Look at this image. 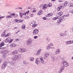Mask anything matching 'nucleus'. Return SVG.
<instances>
[{"label": "nucleus", "mask_w": 73, "mask_h": 73, "mask_svg": "<svg viewBox=\"0 0 73 73\" xmlns=\"http://www.w3.org/2000/svg\"><path fill=\"white\" fill-rule=\"evenodd\" d=\"M69 16V14H68L66 15H64L62 17L59 18L57 20V24L58 25L60 24L61 22H62L63 20L66 19V17H68Z\"/></svg>", "instance_id": "nucleus-1"}, {"label": "nucleus", "mask_w": 73, "mask_h": 73, "mask_svg": "<svg viewBox=\"0 0 73 73\" xmlns=\"http://www.w3.org/2000/svg\"><path fill=\"white\" fill-rule=\"evenodd\" d=\"M21 58V55H15L12 56L11 58V59L13 61H15L17 60V58Z\"/></svg>", "instance_id": "nucleus-2"}, {"label": "nucleus", "mask_w": 73, "mask_h": 73, "mask_svg": "<svg viewBox=\"0 0 73 73\" xmlns=\"http://www.w3.org/2000/svg\"><path fill=\"white\" fill-rule=\"evenodd\" d=\"M18 51L20 53H24V52H26L27 50L25 48H21L18 49Z\"/></svg>", "instance_id": "nucleus-3"}, {"label": "nucleus", "mask_w": 73, "mask_h": 73, "mask_svg": "<svg viewBox=\"0 0 73 73\" xmlns=\"http://www.w3.org/2000/svg\"><path fill=\"white\" fill-rule=\"evenodd\" d=\"M7 62H4L3 64L1 67V69H3L4 70L5 69V67L7 66Z\"/></svg>", "instance_id": "nucleus-4"}, {"label": "nucleus", "mask_w": 73, "mask_h": 73, "mask_svg": "<svg viewBox=\"0 0 73 73\" xmlns=\"http://www.w3.org/2000/svg\"><path fill=\"white\" fill-rule=\"evenodd\" d=\"M39 32V30L38 29H36L33 30V35H37L38 33Z\"/></svg>", "instance_id": "nucleus-5"}, {"label": "nucleus", "mask_w": 73, "mask_h": 73, "mask_svg": "<svg viewBox=\"0 0 73 73\" xmlns=\"http://www.w3.org/2000/svg\"><path fill=\"white\" fill-rule=\"evenodd\" d=\"M1 52L3 54H5L8 53L9 51L7 50H4L1 51Z\"/></svg>", "instance_id": "nucleus-6"}, {"label": "nucleus", "mask_w": 73, "mask_h": 73, "mask_svg": "<svg viewBox=\"0 0 73 73\" xmlns=\"http://www.w3.org/2000/svg\"><path fill=\"white\" fill-rule=\"evenodd\" d=\"M31 23L33 25H32V28H35V27H36L37 26V25L36 24V22H35V21H32Z\"/></svg>", "instance_id": "nucleus-7"}, {"label": "nucleus", "mask_w": 73, "mask_h": 73, "mask_svg": "<svg viewBox=\"0 0 73 73\" xmlns=\"http://www.w3.org/2000/svg\"><path fill=\"white\" fill-rule=\"evenodd\" d=\"M51 58L52 61H54L56 60L58 58L54 56V55H52L51 56Z\"/></svg>", "instance_id": "nucleus-8"}, {"label": "nucleus", "mask_w": 73, "mask_h": 73, "mask_svg": "<svg viewBox=\"0 0 73 73\" xmlns=\"http://www.w3.org/2000/svg\"><path fill=\"white\" fill-rule=\"evenodd\" d=\"M62 64L64 66H69V64L68 63V62L65 61H63Z\"/></svg>", "instance_id": "nucleus-9"}, {"label": "nucleus", "mask_w": 73, "mask_h": 73, "mask_svg": "<svg viewBox=\"0 0 73 73\" xmlns=\"http://www.w3.org/2000/svg\"><path fill=\"white\" fill-rule=\"evenodd\" d=\"M32 40L31 39H28L27 41V45H30V44H32Z\"/></svg>", "instance_id": "nucleus-10"}, {"label": "nucleus", "mask_w": 73, "mask_h": 73, "mask_svg": "<svg viewBox=\"0 0 73 73\" xmlns=\"http://www.w3.org/2000/svg\"><path fill=\"white\" fill-rule=\"evenodd\" d=\"M72 44H73V41L72 40L68 41L66 42V45H70Z\"/></svg>", "instance_id": "nucleus-11"}, {"label": "nucleus", "mask_w": 73, "mask_h": 73, "mask_svg": "<svg viewBox=\"0 0 73 73\" xmlns=\"http://www.w3.org/2000/svg\"><path fill=\"white\" fill-rule=\"evenodd\" d=\"M49 56V54L48 53H45L44 56V59H46L48 56Z\"/></svg>", "instance_id": "nucleus-12"}, {"label": "nucleus", "mask_w": 73, "mask_h": 73, "mask_svg": "<svg viewBox=\"0 0 73 73\" xmlns=\"http://www.w3.org/2000/svg\"><path fill=\"white\" fill-rule=\"evenodd\" d=\"M24 21L23 20H21V19L18 20L17 19H15V21L17 23H22V22H23Z\"/></svg>", "instance_id": "nucleus-13"}, {"label": "nucleus", "mask_w": 73, "mask_h": 73, "mask_svg": "<svg viewBox=\"0 0 73 73\" xmlns=\"http://www.w3.org/2000/svg\"><path fill=\"white\" fill-rule=\"evenodd\" d=\"M40 59L41 63L42 64H44V60L43 59V58L42 56L40 57Z\"/></svg>", "instance_id": "nucleus-14"}, {"label": "nucleus", "mask_w": 73, "mask_h": 73, "mask_svg": "<svg viewBox=\"0 0 73 73\" xmlns=\"http://www.w3.org/2000/svg\"><path fill=\"white\" fill-rule=\"evenodd\" d=\"M18 53V51L17 50H15L14 51H13V52H12V54L14 55L15 54H16Z\"/></svg>", "instance_id": "nucleus-15"}, {"label": "nucleus", "mask_w": 73, "mask_h": 73, "mask_svg": "<svg viewBox=\"0 0 73 73\" xmlns=\"http://www.w3.org/2000/svg\"><path fill=\"white\" fill-rule=\"evenodd\" d=\"M64 68H65L64 67H61L59 70V73H61V72L64 70Z\"/></svg>", "instance_id": "nucleus-16"}, {"label": "nucleus", "mask_w": 73, "mask_h": 73, "mask_svg": "<svg viewBox=\"0 0 73 73\" xmlns=\"http://www.w3.org/2000/svg\"><path fill=\"white\" fill-rule=\"evenodd\" d=\"M53 15V14L52 13H49L46 15V17H51Z\"/></svg>", "instance_id": "nucleus-17"}, {"label": "nucleus", "mask_w": 73, "mask_h": 73, "mask_svg": "<svg viewBox=\"0 0 73 73\" xmlns=\"http://www.w3.org/2000/svg\"><path fill=\"white\" fill-rule=\"evenodd\" d=\"M35 63L37 65H38V64L40 63V60H38V58H36L35 60Z\"/></svg>", "instance_id": "nucleus-18"}, {"label": "nucleus", "mask_w": 73, "mask_h": 73, "mask_svg": "<svg viewBox=\"0 0 73 73\" xmlns=\"http://www.w3.org/2000/svg\"><path fill=\"white\" fill-rule=\"evenodd\" d=\"M42 14V10H40L38 13L37 15L38 16H39Z\"/></svg>", "instance_id": "nucleus-19"}, {"label": "nucleus", "mask_w": 73, "mask_h": 73, "mask_svg": "<svg viewBox=\"0 0 73 73\" xmlns=\"http://www.w3.org/2000/svg\"><path fill=\"white\" fill-rule=\"evenodd\" d=\"M10 65V66H14L15 65V64H14V62H10L8 63Z\"/></svg>", "instance_id": "nucleus-20"}, {"label": "nucleus", "mask_w": 73, "mask_h": 73, "mask_svg": "<svg viewBox=\"0 0 73 73\" xmlns=\"http://www.w3.org/2000/svg\"><path fill=\"white\" fill-rule=\"evenodd\" d=\"M17 45L15 43H12L10 45V47H14L16 46Z\"/></svg>", "instance_id": "nucleus-21"}, {"label": "nucleus", "mask_w": 73, "mask_h": 73, "mask_svg": "<svg viewBox=\"0 0 73 73\" xmlns=\"http://www.w3.org/2000/svg\"><path fill=\"white\" fill-rule=\"evenodd\" d=\"M60 51H61V50L59 49H57L56 51V54H58L60 53Z\"/></svg>", "instance_id": "nucleus-22"}, {"label": "nucleus", "mask_w": 73, "mask_h": 73, "mask_svg": "<svg viewBox=\"0 0 73 73\" xmlns=\"http://www.w3.org/2000/svg\"><path fill=\"white\" fill-rule=\"evenodd\" d=\"M30 61H31V62H33L35 60V58L33 57H31L29 58Z\"/></svg>", "instance_id": "nucleus-23"}, {"label": "nucleus", "mask_w": 73, "mask_h": 73, "mask_svg": "<svg viewBox=\"0 0 73 73\" xmlns=\"http://www.w3.org/2000/svg\"><path fill=\"white\" fill-rule=\"evenodd\" d=\"M47 8V5L46 4L44 5L42 7V9H46Z\"/></svg>", "instance_id": "nucleus-24"}, {"label": "nucleus", "mask_w": 73, "mask_h": 73, "mask_svg": "<svg viewBox=\"0 0 73 73\" xmlns=\"http://www.w3.org/2000/svg\"><path fill=\"white\" fill-rule=\"evenodd\" d=\"M62 6H61L58 7L57 8V11H60V9L62 8Z\"/></svg>", "instance_id": "nucleus-25"}, {"label": "nucleus", "mask_w": 73, "mask_h": 73, "mask_svg": "<svg viewBox=\"0 0 73 73\" xmlns=\"http://www.w3.org/2000/svg\"><path fill=\"white\" fill-rule=\"evenodd\" d=\"M6 18H9V19H11V18H13V16L10 15L7 16L6 17Z\"/></svg>", "instance_id": "nucleus-26"}, {"label": "nucleus", "mask_w": 73, "mask_h": 73, "mask_svg": "<svg viewBox=\"0 0 73 73\" xmlns=\"http://www.w3.org/2000/svg\"><path fill=\"white\" fill-rule=\"evenodd\" d=\"M51 48V46H50V45L48 44V46H47L46 49L47 50H49Z\"/></svg>", "instance_id": "nucleus-27"}, {"label": "nucleus", "mask_w": 73, "mask_h": 73, "mask_svg": "<svg viewBox=\"0 0 73 73\" xmlns=\"http://www.w3.org/2000/svg\"><path fill=\"white\" fill-rule=\"evenodd\" d=\"M58 18L57 17H54L52 18V20H54V21H55V20H56L57 19H58Z\"/></svg>", "instance_id": "nucleus-28"}, {"label": "nucleus", "mask_w": 73, "mask_h": 73, "mask_svg": "<svg viewBox=\"0 0 73 73\" xmlns=\"http://www.w3.org/2000/svg\"><path fill=\"white\" fill-rule=\"evenodd\" d=\"M4 45V42H2L0 44V47H2Z\"/></svg>", "instance_id": "nucleus-29"}, {"label": "nucleus", "mask_w": 73, "mask_h": 73, "mask_svg": "<svg viewBox=\"0 0 73 73\" xmlns=\"http://www.w3.org/2000/svg\"><path fill=\"white\" fill-rule=\"evenodd\" d=\"M23 62L24 64H28L29 63L28 62H27V61L25 60H24Z\"/></svg>", "instance_id": "nucleus-30"}, {"label": "nucleus", "mask_w": 73, "mask_h": 73, "mask_svg": "<svg viewBox=\"0 0 73 73\" xmlns=\"http://www.w3.org/2000/svg\"><path fill=\"white\" fill-rule=\"evenodd\" d=\"M22 29H24L25 28V25H23L21 26Z\"/></svg>", "instance_id": "nucleus-31"}, {"label": "nucleus", "mask_w": 73, "mask_h": 73, "mask_svg": "<svg viewBox=\"0 0 73 73\" xmlns=\"http://www.w3.org/2000/svg\"><path fill=\"white\" fill-rule=\"evenodd\" d=\"M68 2L67 1L65 2L64 3V7L66 6V5H68Z\"/></svg>", "instance_id": "nucleus-32"}, {"label": "nucleus", "mask_w": 73, "mask_h": 73, "mask_svg": "<svg viewBox=\"0 0 73 73\" xmlns=\"http://www.w3.org/2000/svg\"><path fill=\"white\" fill-rule=\"evenodd\" d=\"M69 7H73V3H70L68 4Z\"/></svg>", "instance_id": "nucleus-33"}, {"label": "nucleus", "mask_w": 73, "mask_h": 73, "mask_svg": "<svg viewBox=\"0 0 73 73\" xmlns=\"http://www.w3.org/2000/svg\"><path fill=\"white\" fill-rule=\"evenodd\" d=\"M19 14L20 17H23V14L22 13L20 12Z\"/></svg>", "instance_id": "nucleus-34"}, {"label": "nucleus", "mask_w": 73, "mask_h": 73, "mask_svg": "<svg viewBox=\"0 0 73 73\" xmlns=\"http://www.w3.org/2000/svg\"><path fill=\"white\" fill-rule=\"evenodd\" d=\"M56 16L57 17L61 16V15L60 14V13H59L56 14Z\"/></svg>", "instance_id": "nucleus-35"}, {"label": "nucleus", "mask_w": 73, "mask_h": 73, "mask_svg": "<svg viewBox=\"0 0 73 73\" xmlns=\"http://www.w3.org/2000/svg\"><path fill=\"white\" fill-rule=\"evenodd\" d=\"M5 32H3L1 34V36L2 37H4V36H5Z\"/></svg>", "instance_id": "nucleus-36"}, {"label": "nucleus", "mask_w": 73, "mask_h": 73, "mask_svg": "<svg viewBox=\"0 0 73 73\" xmlns=\"http://www.w3.org/2000/svg\"><path fill=\"white\" fill-rule=\"evenodd\" d=\"M48 7H52V4L51 3H49L48 5Z\"/></svg>", "instance_id": "nucleus-37"}, {"label": "nucleus", "mask_w": 73, "mask_h": 73, "mask_svg": "<svg viewBox=\"0 0 73 73\" xmlns=\"http://www.w3.org/2000/svg\"><path fill=\"white\" fill-rule=\"evenodd\" d=\"M29 17V16H25V17H24V18L25 19H28V18Z\"/></svg>", "instance_id": "nucleus-38"}, {"label": "nucleus", "mask_w": 73, "mask_h": 73, "mask_svg": "<svg viewBox=\"0 0 73 73\" xmlns=\"http://www.w3.org/2000/svg\"><path fill=\"white\" fill-rule=\"evenodd\" d=\"M5 42H6V43H7L8 42H9V41L8 40V39H7V38H6L5 39Z\"/></svg>", "instance_id": "nucleus-39"}, {"label": "nucleus", "mask_w": 73, "mask_h": 73, "mask_svg": "<svg viewBox=\"0 0 73 73\" xmlns=\"http://www.w3.org/2000/svg\"><path fill=\"white\" fill-rule=\"evenodd\" d=\"M10 35V33H8L6 35H5V37H7V36H9Z\"/></svg>", "instance_id": "nucleus-40"}, {"label": "nucleus", "mask_w": 73, "mask_h": 73, "mask_svg": "<svg viewBox=\"0 0 73 73\" xmlns=\"http://www.w3.org/2000/svg\"><path fill=\"white\" fill-rule=\"evenodd\" d=\"M10 15L11 16H15V13H11L10 14Z\"/></svg>", "instance_id": "nucleus-41"}, {"label": "nucleus", "mask_w": 73, "mask_h": 73, "mask_svg": "<svg viewBox=\"0 0 73 73\" xmlns=\"http://www.w3.org/2000/svg\"><path fill=\"white\" fill-rule=\"evenodd\" d=\"M60 35L61 36H64V35L63 33H60Z\"/></svg>", "instance_id": "nucleus-42"}, {"label": "nucleus", "mask_w": 73, "mask_h": 73, "mask_svg": "<svg viewBox=\"0 0 73 73\" xmlns=\"http://www.w3.org/2000/svg\"><path fill=\"white\" fill-rule=\"evenodd\" d=\"M46 40L47 41H50V39L49 38L47 37L46 38Z\"/></svg>", "instance_id": "nucleus-43"}, {"label": "nucleus", "mask_w": 73, "mask_h": 73, "mask_svg": "<svg viewBox=\"0 0 73 73\" xmlns=\"http://www.w3.org/2000/svg\"><path fill=\"white\" fill-rule=\"evenodd\" d=\"M51 50H54V49H55V48L54 47H51Z\"/></svg>", "instance_id": "nucleus-44"}, {"label": "nucleus", "mask_w": 73, "mask_h": 73, "mask_svg": "<svg viewBox=\"0 0 73 73\" xmlns=\"http://www.w3.org/2000/svg\"><path fill=\"white\" fill-rule=\"evenodd\" d=\"M59 13L60 15V16H61V15H62V13H62V11L59 12Z\"/></svg>", "instance_id": "nucleus-45"}, {"label": "nucleus", "mask_w": 73, "mask_h": 73, "mask_svg": "<svg viewBox=\"0 0 73 73\" xmlns=\"http://www.w3.org/2000/svg\"><path fill=\"white\" fill-rule=\"evenodd\" d=\"M5 17L4 16L0 17V20H1V19H3V18H4Z\"/></svg>", "instance_id": "nucleus-46"}, {"label": "nucleus", "mask_w": 73, "mask_h": 73, "mask_svg": "<svg viewBox=\"0 0 73 73\" xmlns=\"http://www.w3.org/2000/svg\"><path fill=\"white\" fill-rule=\"evenodd\" d=\"M7 38V40H8V41H9L10 40H11V38H10V37H9Z\"/></svg>", "instance_id": "nucleus-47"}, {"label": "nucleus", "mask_w": 73, "mask_h": 73, "mask_svg": "<svg viewBox=\"0 0 73 73\" xmlns=\"http://www.w3.org/2000/svg\"><path fill=\"white\" fill-rule=\"evenodd\" d=\"M37 37H38V36H34V38H35V39H36Z\"/></svg>", "instance_id": "nucleus-48"}, {"label": "nucleus", "mask_w": 73, "mask_h": 73, "mask_svg": "<svg viewBox=\"0 0 73 73\" xmlns=\"http://www.w3.org/2000/svg\"><path fill=\"white\" fill-rule=\"evenodd\" d=\"M48 45H50V46H53V43H50V44H48Z\"/></svg>", "instance_id": "nucleus-49"}, {"label": "nucleus", "mask_w": 73, "mask_h": 73, "mask_svg": "<svg viewBox=\"0 0 73 73\" xmlns=\"http://www.w3.org/2000/svg\"><path fill=\"white\" fill-rule=\"evenodd\" d=\"M40 54V53L38 51L36 53V54L37 55H38V54Z\"/></svg>", "instance_id": "nucleus-50"}, {"label": "nucleus", "mask_w": 73, "mask_h": 73, "mask_svg": "<svg viewBox=\"0 0 73 73\" xmlns=\"http://www.w3.org/2000/svg\"><path fill=\"white\" fill-rule=\"evenodd\" d=\"M12 41H13V39H12L11 40H10L9 42H12Z\"/></svg>", "instance_id": "nucleus-51"}, {"label": "nucleus", "mask_w": 73, "mask_h": 73, "mask_svg": "<svg viewBox=\"0 0 73 73\" xmlns=\"http://www.w3.org/2000/svg\"><path fill=\"white\" fill-rule=\"evenodd\" d=\"M41 50H41V49H39L38 50V51L40 53V52H41Z\"/></svg>", "instance_id": "nucleus-52"}, {"label": "nucleus", "mask_w": 73, "mask_h": 73, "mask_svg": "<svg viewBox=\"0 0 73 73\" xmlns=\"http://www.w3.org/2000/svg\"><path fill=\"white\" fill-rule=\"evenodd\" d=\"M5 47H2L1 48H0V49H5Z\"/></svg>", "instance_id": "nucleus-53"}, {"label": "nucleus", "mask_w": 73, "mask_h": 73, "mask_svg": "<svg viewBox=\"0 0 73 73\" xmlns=\"http://www.w3.org/2000/svg\"><path fill=\"white\" fill-rule=\"evenodd\" d=\"M43 19H44L45 20H46V17H43Z\"/></svg>", "instance_id": "nucleus-54"}, {"label": "nucleus", "mask_w": 73, "mask_h": 73, "mask_svg": "<svg viewBox=\"0 0 73 73\" xmlns=\"http://www.w3.org/2000/svg\"><path fill=\"white\" fill-rule=\"evenodd\" d=\"M23 13V15H24V16H25L26 15H27V13Z\"/></svg>", "instance_id": "nucleus-55"}, {"label": "nucleus", "mask_w": 73, "mask_h": 73, "mask_svg": "<svg viewBox=\"0 0 73 73\" xmlns=\"http://www.w3.org/2000/svg\"><path fill=\"white\" fill-rule=\"evenodd\" d=\"M70 13H72V14H73V10H70Z\"/></svg>", "instance_id": "nucleus-56"}, {"label": "nucleus", "mask_w": 73, "mask_h": 73, "mask_svg": "<svg viewBox=\"0 0 73 73\" xmlns=\"http://www.w3.org/2000/svg\"><path fill=\"white\" fill-rule=\"evenodd\" d=\"M15 40L16 41H19L20 40H19V39H15Z\"/></svg>", "instance_id": "nucleus-57"}, {"label": "nucleus", "mask_w": 73, "mask_h": 73, "mask_svg": "<svg viewBox=\"0 0 73 73\" xmlns=\"http://www.w3.org/2000/svg\"><path fill=\"white\" fill-rule=\"evenodd\" d=\"M21 12H22V13H24V11L23 10H21Z\"/></svg>", "instance_id": "nucleus-58"}, {"label": "nucleus", "mask_w": 73, "mask_h": 73, "mask_svg": "<svg viewBox=\"0 0 73 73\" xmlns=\"http://www.w3.org/2000/svg\"><path fill=\"white\" fill-rule=\"evenodd\" d=\"M30 11H28L26 13V14H28V13H29Z\"/></svg>", "instance_id": "nucleus-59"}, {"label": "nucleus", "mask_w": 73, "mask_h": 73, "mask_svg": "<svg viewBox=\"0 0 73 73\" xmlns=\"http://www.w3.org/2000/svg\"><path fill=\"white\" fill-rule=\"evenodd\" d=\"M2 57H3V58H5V57H6V56L4 55Z\"/></svg>", "instance_id": "nucleus-60"}, {"label": "nucleus", "mask_w": 73, "mask_h": 73, "mask_svg": "<svg viewBox=\"0 0 73 73\" xmlns=\"http://www.w3.org/2000/svg\"><path fill=\"white\" fill-rule=\"evenodd\" d=\"M71 32L73 31V27L71 29Z\"/></svg>", "instance_id": "nucleus-61"}, {"label": "nucleus", "mask_w": 73, "mask_h": 73, "mask_svg": "<svg viewBox=\"0 0 73 73\" xmlns=\"http://www.w3.org/2000/svg\"><path fill=\"white\" fill-rule=\"evenodd\" d=\"M7 13H8V15H9V14H10V13H11V12H7Z\"/></svg>", "instance_id": "nucleus-62"}, {"label": "nucleus", "mask_w": 73, "mask_h": 73, "mask_svg": "<svg viewBox=\"0 0 73 73\" xmlns=\"http://www.w3.org/2000/svg\"><path fill=\"white\" fill-rule=\"evenodd\" d=\"M15 16L16 17H18V14H15Z\"/></svg>", "instance_id": "nucleus-63"}, {"label": "nucleus", "mask_w": 73, "mask_h": 73, "mask_svg": "<svg viewBox=\"0 0 73 73\" xmlns=\"http://www.w3.org/2000/svg\"><path fill=\"white\" fill-rule=\"evenodd\" d=\"M30 15L31 16V17H32V16H33V14H31Z\"/></svg>", "instance_id": "nucleus-64"}]
</instances>
